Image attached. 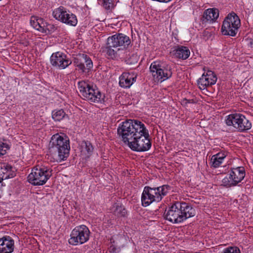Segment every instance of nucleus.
Here are the masks:
<instances>
[{"mask_svg": "<svg viewBox=\"0 0 253 253\" xmlns=\"http://www.w3.org/2000/svg\"><path fill=\"white\" fill-rule=\"evenodd\" d=\"M186 101H187V102H190L188 100H186Z\"/></svg>", "mask_w": 253, "mask_h": 253, "instance_id": "nucleus-36", "label": "nucleus"}, {"mask_svg": "<svg viewBox=\"0 0 253 253\" xmlns=\"http://www.w3.org/2000/svg\"><path fill=\"white\" fill-rule=\"evenodd\" d=\"M154 190L155 193L152 194L154 196H157L159 198V202L161 201L162 198L167 195L168 192L171 190V187L168 185H163L159 187H151Z\"/></svg>", "mask_w": 253, "mask_h": 253, "instance_id": "nucleus-21", "label": "nucleus"}, {"mask_svg": "<svg viewBox=\"0 0 253 253\" xmlns=\"http://www.w3.org/2000/svg\"><path fill=\"white\" fill-rule=\"evenodd\" d=\"M112 212L114 214L118 217H124L126 214V211L122 206L115 204L112 208Z\"/></svg>", "mask_w": 253, "mask_h": 253, "instance_id": "nucleus-25", "label": "nucleus"}, {"mask_svg": "<svg viewBox=\"0 0 253 253\" xmlns=\"http://www.w3.org/2000/svg\"><path fill=\"white\" fill-rule=\"evenodd\" d=\"M52 117L55 121H60L63 119L68 118V115L63 109L55 110L52 112Z\"/></svg>", "mask_w": 253, "mask_h": 253, "instance_id": "nucleus-26", "label": "nucleus"}, {"mask_svg": "<svg viewBox=\"0 0 253 253\" xmlns=\"http://www.w3.org/2000/svg\"><path fill=\"white\" fill-rule=\"evenodd\" d=\"M38 23H38V28L37 29V30L42 33H43L44 30V27L45 26V21H44L42 18H40Z\"/></svg>", "mask_w": 253, "mask_h": 253, "instance_id": "nucleus-32", "label": "nucleus"}, {"mask_svg": "<svg viewBox=\"0 0 253 253\" xmlns=\"http://www.w3.org/2000/svg\"><path fill=\"white\" fill-rule=\"evenodd\" d=\"M96 87H93L87 82L82 81L78 82L80 95L92 102H101L105 96Z\"/></svg>", "mask_w": 253, "mask_h": 253, "instance_id": "nucleus-4", "label": "nucleus"}, {"mask_svg": "<svg viewBox=\"0 0 253 253\" xmlns=\"http://www.w3.org/2000/svg\"><path fill=\"white\" fill-rule=\"evenodd\" d=\"M228 126H233L239 131L243 132L252 127V123L241 114H233L227 116L225 120Z\"/></svg>", "mask_w": 253, "mask_h": 253, "instance_id": "nucleus-8", "label": "nucleus"}, {"mask_svg": "<svg viewBox=\"0 0 253 253\" xmlns=\"http://www.w3.org/2000/svg\"><path fill=\"white\" fill-rule=\"evenodd\" d=\"M226 155L223 152H219L213 155L211 159V166L214 168H218L222 163Z\"/></svg>", "mask_w": 253, "mask_h": 253, "instance_id": "nucleus-23", "label": "nucleus"}, {"mask_svg": "<svg viewBox=\"0 0 253 253\" xmlns=\"http://www.w3.org/2000/svg\"><path fill=\"white\" fill-rule=\"evenodd\" d=\"M195 210L186 203L177 202L165 211L164 217L173 223H179L195 216Z\"/></svg>", "mask_w": 253, "mask_h": 253, "instance_id": "nucleus-1", "label": "nucleus"}, {"mask_svg": "<svg viewBox=\"0 0 253 253\" xmlns=\"http://www.w3.org/2000/svg\"><path fill=\"white\" fill-rule=\"evenodd\" d=\"M52 15L56 19L67 25L75 26L77 24L78 20L76 16L69 11H67L63 6L55 9L53 11Z\"/></svg>", "mask_w": 253, "mask_h": 253, "instance_id": "nucleus-11", "label": "nucleus"}, {"mask_svg": "<svg viewBox=\"0 0 253 253\" xmlns=\"http://www.w3.org/2000/svg\"><path fill=\"white\" fill-rule=\"evenodd\" d=\"M0 182H1V180H0Z\"/></svg>", "mask_w": 253, "mask_h": 253, "instance_id": "nucleus-37", "label": "nucleus"}, {"mask_svg": "<svg viewBox=\"0 0 253 253\" xmlns=\"http://www.w3.org/2000/svg\"><path fill=\"white\" fill-rule=\"evenodd\" d=\"M139 135H137L132 142L128 147L133 151L143 152L148 151L151 147V143L149 138V134L148 130L144 126V129Z\"/></svg>", "mask_w": 253, "mask_h": 253, "instance_id": "nucleus-7", "label": "nucleus"}, {"mask_svg": "<svg viewBox=\"0 0 253 253\" xmlns=\"http://www.w3.org/2000/svg\"><path fill=\"white\" fill-rule=\"evenodd\" d=\"M9 148L8 144L0 141V156L5 155Z\"/></svg>", "mask_w": 253, "mask_h": 253, "instance_id": "nucleus-29", "label": "nucleus"}, {"mask_svg": "<svg viewBox=\"0 0 253 253\" xmlns=\"http://www.w3.org/2000/svg\"><path fill=\"white\" fill-rule=\"evenodd\" d=\"M74 63L82 72H88L93 66L90 58L84 54L80 55L79 58H75Z\"/></svg>", "mask_w": 253, "mask_h": 253, "instance_id": "nucleus-16", "label": "nucleus"}, {"mask_svg": "<svg viewBox=\"0 0 253 253\" xmlns=\"http://www.w3.org/2000/svg\"><path fill=\"white\" fill-rule=\"evenodd\" d=\"M153 193L156 194L151 187L147 186L144 188L141 195V203L143 207H147L154 202H159V198L157 199V196H154Z\"/></svg>", "mask_w": 253, "mask_h": 253, "instance_id": "nucleus-17", "label": "nucleus"}, {"mask_svg": "<svg viewBox=\"0 0 253 253\" xmlns=\"http://www.w3.org/2000/svg\"><path fill=\"white\" fill-rule=\"evenodd\" d=\"M221 253H241V252L238 248L230 247L224 249Z\"/></svg>", "mask_w": 253, "mask_h": 253, "instance_id": "nucleus-31", "label": "nucleus"}, {"mask_svg": "<svg viewBox=\"0 0 253 253\" xmlns=\"http://www.w3.org/2000/svg\"><path fill=\"white\" fill-rule=\"evenodd\" d=\"M218 16L219 13L217 9H208L204 13L203 21L205 22H213L218 17Z\"/></svg>", "mask_w": 253, "mask_h": 253, "instance_id": "nucleus-22", "label": "nucleus"}, {"mask_svg": "<svg viewBox=\"0 0 253 253\" xmlns=\"http://www.w3.org/2000/svg\"><path fill=\"white\" fill-rule=\"evenodd\" d=\"M50 59L52 66L61 69H65L72 63V61L66 54L60 51L52 53Z\"/></svg>", "mask_w": 253, "mask_h": 253, "instance_id": "nucleus-13", "label": "nucleus"}, {"mask_svg": "<svg viewBox=\"0 0 253 253\" xmlns=\"http://www.w3.org/2000/svg\"><path fill=\"white\" fill-rule=\"evenodd\" d=\"M70 150L69 140L57 133L53 135L49 144V152L56 161L66 160L69 156Z\"/></svg>", "mask_w": 253, "mask_h": 253, "instance_id": "nucleus-3", "label": "nucleus"}, {"mask_svg": "<svg viewBox=\"0 0 253 253\" xmlns=\"http://www.w3.org/2000/svg\"><path fill=\"white\" fill-rule=\"evenodd\" d=\"M82 146L87 152L88 156H90L93 150V147L91 143L88 141H83Z\"/></svg>", "mask_w": 253, "mask_h": 253, "instance_id": "nucleus-28", "label": "nucleus"}, {"mask_svg": "<svg viewBox=\"0 0 253 253\" xmlns=\"http://www.w3.org/2000/svg\"><path fill=\"white\" fill-rule=\"evenodd\" d=\"M245 176V171L243 167L233 169L229 176L224 177L222 180V185L226 187L236 186L240 182Z\"/></svg>", "mask_w": 253, "mask_h": 253, "instance_id": "nucleus-12", "label": "nucleus"}, {"mask_svg": "<svg viewBox=\"0 0 253 253\" xmlns=\"http://www.w3.org/2000/svg\"><path fill=\"white\" fill-rule=\"evenodd\" d=\"M113 0H103V6L106 9H110L113 6Z\"/></svg>", "mask_w": 253, "mask_h": 253, "instance_id": "nucleus-34", "label": "nucleus"}, {"mask_svg": "<svg viewBox=\"0 0 253 253\" xmlns=\"http://www.w3.org/2000/svg\"><path fill=\"white\" fill-rule=\"evenodd\" d=\"M217 81L215 74L211 70H208L206 73H204L202 77L197 81L199 87L201 89H205L208 86L214 84Z\"/></svg>", "mask_w": 253, "mask_h": 253, "instance_id": "nucleus-15", "label": "nucleus"}, {"mask_svg": "<svg viewBox=\"0 0 253 253\" xmlns=\"http://www.w3.org/2000/svg\"><path fill=\"white\" fill-rule=\"evenodd\" d=\"M240 24V20L236 13L232 12L228 14L223 22L221 27L222 34L235 36Z\"/></svg>", "mask_w": 253, "mask_h": 253, "instance_id": "nucleus-6", "label": "nucleus"}, {"mask_svg": "<svg viewBox=\"0 0 253 253\" xmlns=\"http://www.w3.org/2000/svg\"><path fill=\"white\" fill-rule=\"evenodd\" d=\"M119 84L122 87L129 88L135 82L136 77L129 73H123L119 78Z\"/></svg>", "mask_w": 253, "mask_h": 253, "instance_id": "nucleus-20", "label": "nucleus"}, {"mask_svg": "<svg viewBox=\"0 0 253 253\" xmlns=\"http://www.w3.org/2000/svg\"><path fill=\"white\" fill-rule=\"evenodd\" d=\"M52 169L44 166L34 167L28 176V181L34 185H42L52 175Z\"/></svg>", "mask_w": 253, "mask_h": 253, "instance_id": "nucleus-5", "label": "nucleus"}, {"mask_svg": "<svg viewBox=\"0 0 253 253\" xmlns=\"http://www.w3.org/2000/svg\"><path fill=\"white\" fill-rule=\"evenodd\" d=\"M109 250L110 253H119L121 251L120 248L117 247L114 245L110 246Z\"/></svg>", "mask_w": 253, "mask_h": 253, "instance_id": "nucleus-35", "label": "nucleus"}, {"mask_svg": "<svg viewBox=\"0 0 253 253\" xmlns=\"http://www.w3.org/2000/svg\"><path fill=\"white\" fill-rule=\"evenodd\" d=\"M40 18L37 16H33L31 18L30 24L36 30L38 28V23Z\"/></svg>", "mask_w": 253, "mask_h": 253, "instance_id": "nucleus-33", "label": "nucleus"}, {"mask_svg": "<svg viewBox=\"0 0 253 253\" xmlns=\"http://www.w3.org/2000/svg\"><path fill=\"white\" fill-rule=\"evenodd\" d=\"M171 53L175 58L185 60L189 57L190 51L186 46L177 45L174 47Z\"/></svg>", "mask_w": 253, "mask_h": 253, "instance_id": "nucleus-19", "label": "nucleus"}, {"mask_svg": "<svg viewBox=\"0 0 253 253\" xmlns=\"http://www.w3.org/2000/svg\"><path fill=\"white\" fill-rule=\"evenodd\" d=\"M108 44L114 47H127L131 43L129 38L126 35L119 33L115 34L108 39Z\"/></svg>", "mask_w": 253, "mask_h": 253, "instance_id": "nucleus-14", "label": "nucleus"}, {"mask_svg": "<svg viewBox=\"0 0 253 253\" xmlns=\"http://www.w3.org/2000/svg\"><path fill=\"white\" fill-rule=\"evenodd\" d=\"M14 240L9 236L0 239V253H11L14 250Z\"/></svg>", "mask_w": 253, "mask_h": 253, "instance_id": "nucleus-18", "label": "nucleus"}, {"mask_svg": "<svg viewBox=\"0 0 253 253\" xmlns=\"http://www.w3.org/2000/svg\"><path fill=\"white\" fill-rule=\"evenodd\" d=\"M2 172L3 173L2 180L11 178L16 175V173L12 169V167L9 165H7L4 167V168H2Z\"/></svg>", "mask_w": 253, "mask_h": 253, "instance_id": "nucleus-24", "label": "nucleus"}, {"mask_svg": "<svg viewBox=\"0 0 253 253\" xmlns=\"http://www.w3.org/2000/svg\"><path fill=\"white\" fill-rule=\"evenodd\" d=\"M44 29V33H49L54 32L56 29V28L54 25L47 23L45 22Z\"/></svg>", "mask_w": 253, "mask_h": 253, "instance_id": "nucleus-30", "label": "nucleus"}, {"mask_svg": "<svg viewBox=\"0 0 253 253\" xmlns=\"http://www.w3.org/2000/svg\"><path fill=\"white\" fill-rule=\"evenodd\" d=\"M89 234L90 231L85 225L77 226L71 232L69 243L73 246L83 244L89 240Z\"/></svg>", "mask_w": 253, "mask_h": 253, "instance_id": "nucleus-10", "label": "nucleus"}, {"mask_svg": "<svg viewBox=\"0 0 253 253\" xmlns=\"http://www.w3.org/2000/svg\"><path fill=\"white\" fill-rule=\"evenodd\" d=\"M114 47L113 46H111L108 44V40L107 39L106 46L105 47L104 51L106 52L107 55L109 58H114L116 57L117 52L112 48Z\"/></svg>", "mask_w": 253, "mask_h": 253, "instance_id": "nucleus-27", "label": "nucleus"}, {"mask_svg": "<svg viewBox=\"0 0 253 253\" xmlns=\"http://www.w3.org/2000/svg\"><path fill=\"white\" fill-rule=\"evenodd\" d=\"M150 71L153 77L158 81H165L171 77L172 75L170 66L159 61L152 63Z\"/></svg>", "mask_w": 253, "mask_h": 253, "instance_id": "nucleus-9", "label": "nucleus"}, {"mask_svg": "<svg viewBox=\"0 0 253 253\" xmlns=\"http://www.w3.org/2000/svg\"><path fill=\"white\" fill-rule=\"evenodd\" d=\"M144 125L136 120H127L119 125L117 128L119 136L125 144L128 146L144 129Z\"/></svg>", "mask_w": 253, "mask_h": 253, "instance_id": "nucleus-2", "label": "nucleus"}]
</instances>
